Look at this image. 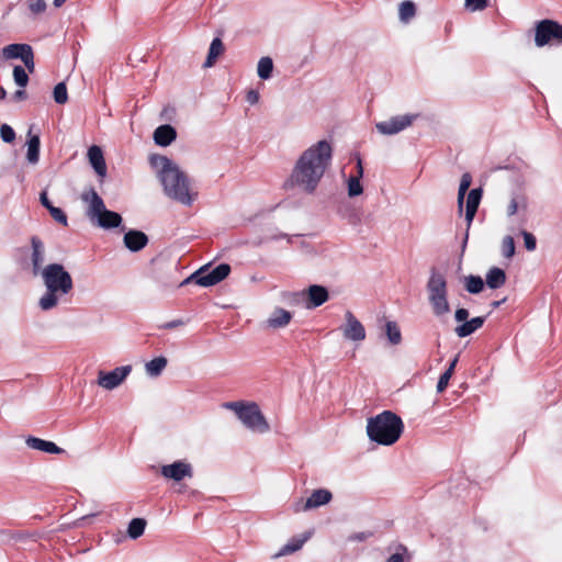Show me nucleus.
Instances as JSON below:
<instances>
[{
    "mask_svg": "<svg viewBox=\"0 0 562 562\" xmlns=\"http://www.w3.org/2000/svg\"><path fill=\"white\" fill-rule=\"evenodd\" d=\"M37 276L41 277L45 289L37 301L42 311H52L66 302L67 296L72 292L74 281L61 263L45 265Z\"/></svg>",
    "mask_w": 562,
    "mask_h": 562,
    "instance_id": "nucleus-3",
    "label": "nucleus"
},
{
    "mask_svg": "<svg viewBox=\"0 0 562 562\" xmlns=\"http://www.w3.org/2000/svg\"><path fill=\"white\" fill-rule=\"evenodd\" d=\"M224 52V45L223 42L216 37L212 41L209 49V55L205 60L204 66L205 67H212L218 56H221Z\"/></svg>",
    "mask_w": 562,
    "mask_h": 562,
    "instance_id": "nucleus-27",
    "label": "nucleus"
},
{
    "mask_svg": "<svg viewBox=\"0 0 562 562\" xmlns=\"http://www.w3.org/2000/svg\"><path fill=\"white\" fill-rule=\"evenodd\" d=\"M481 198H482L481 189H472L467 196L465 220L469 225L471 224V222L473 221V218L475 216Z\"/></svg>",
    "mask_w": 562,
    "mask_h": 562,
    "instance_id": "nucleus-20",
    "label": "nucleus"
},
{
    "mask_svg": "<svg viewBox=\"0 0 562 562\" xmlns=\"http://www.w3.org/2000/svg\"><path fill=\"white\" fill-rule=\"evenodd\" d=\"M403 431V423L400 417L390 411H385L368 420L367 434L369 438L383 446L395 443Z\"/></svg>",
    "mask_w": 562,
    "mask_h": 562,
    "instance_id": "nucleus-4",
    "label": "nucleus"
},
{
    "mask_svg": "<svg viewBox=\"0 0 562 562\" xmlns=\"http://www.w3.org/2000/svg\"><path fill=\"white\" fill-rule=\"evenodd\" d=\"M13 78L18 86L25 87L29 82V76L23 67L15 66L13 68Z\"/></svg>",
    "mask_w": 562,
    "mask_h": 562,
    "instance_id": "nucleus-40",
    "label": "nucleus"
},
{
    "mask_svg": "<svg viewBox=\"0 0 562 562\" xmlns=\"http://www.w3.org/2000/svg\"><path fill=\"white\" fill-rule=\"evenodd\" d=\"M88 158L97 175L104 178L106 176V165L102 149L97 145L91 146L88 149Z\"/></svg>",
    "mask_w": 562,
    "mask_h": 562,
    "instance_id": "nucleus-16",
    "label": "nucleus"
},
{
    "mask_svg": "<svg viewBox=\"0 0 562 562\" xmlns=\"http://www.w3.org/2000/svg\"><path fill=\"white\" fill-rule=\"evenodd\" d=\"M339 330L344 339L353 344L362 342L367 336L363 324L350 311L345 312L344 323L339 326Z\"/></svg>",
    "mask_w": 562,
    "mask_h": 562,
    "instance_id": "nucleus-8",
    "label": "nucleus"
},
{
    "mask_svg": "<svg viewBox=\"0 0 562 562\" xmlns=\"http://www.w3.org/2000/svg\"><path fill=\"white\" fill-rule=\"evenodd\" d=\"M231 272V267L227 263H221L212 270H209V266H203L189 278H187L182 284L189 282H195L201 286H212L223 281Z\"/></svg>",
    "mask_w": 562,
    "mask_h": 562,
    "instance_id": "nucleus-6",
    "label": "nucleus"
},
{
    "mask_svg": "<svg viewBox=\"0 0 562 562\" xmlns=\"http://www.w3.org/2000/svg\"><path fill=\"white\" fill-rule=\"evenodd\" d=\"M415 119L416 115L413 114L398 115L389 121L376 123L375 127L383 135H393L411 126Z\"/></svg>",
    "mask_w": 562,
    "mask_h": 562,
    "instance_id": "nucleus-11",
    "label": "nucleus"
},
{
    "mask_svg": "<svg viewBox=\"0 0 562 562\" xmlns=\"http://www.w3.org/2000/svg\"><path fill=\"white\" fill-rule=\"evenodd\" d=\"M0 135L4 143H12L15 139V133L8 124H2L0 127Z\"/></svg>",
    "mask_w": 562,
    "mask_h": 562,
    "instance_id": "nucleus-42",
    "label": "nucleus"
},
{
    "mask_svg": "<svg viewBox=\"0 0 562 562\" xmlns=\"http://www.w3.org/2000/svg\"><path fill=\"white\" fill-rule=\"evenodd\" d=\"M32 248H33V252H32V266H33V273L35 276H37L41 271V269H43V262H44V251H43V244L42 241L36 238V237H33L32 238Z\"/></svg>",
    "mask_w": 562,
    "mask_h": 562,
    "instance_id": "nucleus-23",
    "label": "nucleus"
},
{
    "mask_svg": "<svg viewBox=\"0 0 562 562\" xmlns=\"http://www.w3.org/2000/svg\"><path fill=\"white\" fill-rule=\"evenodd\" d=\"M67 0H53L55 8H60Z\"/></svg>",
    "mask_w": 562,
    "mask_h": 562,
    "instance_id": "nucleus-56",
    "label": "nucleus"
},
{
    "mask_svg": "<svg viewBox=\"0 0 562 562\" xmlns=\"http://www.w3.org/2000/svg\"><path fill=\"white\" fill-rule=\"evenodd\" d=\"M385 335L392 345H400L402 341V334L397 324L389 321L385 324Z\"/></svg>",
    "mask_w": 562,
    "mask_h": 562,
    "instance_id": "nucleus-30",
    "label": "nucleus"
},
{
    "mask_svg": "<svg viewBox=\"0 0 562 562\" xmlns=\"http://www.w3.org/2000/svg\"><path fill=\"white\" fill-rule=\"evenodd\" d=\"M160 472L166 479L177 482L181 481L186 476L191 477L193 474L191 464L183 461H177L171 464L164 465L161 467Z\"/></svg>",
    "mask_w": 562,
    "mask_h": 562,
    "instance_id": "nucleus-13",
    "label": "nucleus"
},
{
    "mask_svg": "<svg viewBox=\"0 0 562 562\" xmlns=\"http://www.w3.org/2000/svg\"><path fill=\"white\" fill-rule=\"evenodd\" d=\"M31 46L27 44H10L3 48V55L5 58H21L26 53V49Z\"/></svg>",
    "mask_w": 562,
    "mask_h": 562,
    "instance_id": "nucleus-28",
    "label": "nucleus"
},
{
    "mask_svg": "<svg viewBox=\"0 0 562 562\" xmlns=\"http://www.w3.org/2000/svg\"><path fill=\"white\" fill-rule=\"evenodd\" d=\"M53 97L58 104H65L68 101L67 88L64 82H59L55 86Z\"/></svg>",
    "mask_w": 562,
    "mask_h": 562,
    "instance_id": "nucleus-37",
    "label": "nucleus"
},
{
    "mask_svg": "<svg viewBox=\"0 0 562 562\" xmlns=\"http://www.w3.org/2000/svg\"><path fill=\"white\" fill-rule=\"evenodd\" d=\"M552 41H557L558 43L562 42V25L552 20L539 22L536 26V45L541 47Z\"/></svg>",
    "mask_w": 562,
    "mask_h": 562,
    "instance_id": "nucleus-9",
    "label": "nucleus"
},
{
    "mask_svg": "<svg viewBox=\"0 0 562 562\" xmlns=\"http://www.w3.org/2000/svg\"><path fill=\"white\" fill-rule=\"evenodd\" d=\"M307 540V536H304L301 539H294L290 541L288 544H285L278 553H276L273 557L279 558L282 555L291 554L297 550H300L303 546V543Z\"/></svg>",
    "mask_w": 562,
    "mask_h": 562,
    "instance_id": "nucleus-33",
    "label": "nucleus"
},
{
    "mask_svg": "<svg viewBox=\"0 0 562 562\" xmlns=\"http://www.w3.org/2000/svg\"><path fill=\"white\" fill-rule=\"evenodd\" d=\"M471 181H472L471 175L463 173L461 177L460 186H459V188H461V191H468L471 186Z\"/></svg>",
    "mask_w": 562,
    "mask_h": 562,
    "instance_id": "nucleus-50",
    "label": "nucleus"
},
{
    "mask_svg": "<svg viewBox=\"0 0 562 562\" xmlns=\"http://www.w3.org/2000/svg\"><path fill=\"white\" fill-rule=\"evenodd\" d=\"M522 237H524L525 246H526L527 250H529V251L535 250L536 249L535 236L531 233L524 231Z\"/></svg>",
    "mask_w": 562,
    "mask_h": 562,
    "instance_id": "nucleus-47",
    "label": "nucleus"
},
{
    "mask_svg": "<svg viewBox=\"0 0 562 562\" xmlns=\"http://www.w3.org/2000/svg\"><path fill=\"white\" fill-rule=\"evenodd\" d=\"M14 98L16 100H21V99H24L25 98V92L23 90H18L15 93H14Z\"/></svg>",
    "mask_w": 562,
    "mask_h": 562,
    "instance_id": "nucleus-55",
    "label": "nucleus"
},
{
    "mask_svg": "<svg viewBox=\"0 0 562 562\" xmlns=\"http://www.w3.org/2000/svg\"><path fill=\"white\" fill-rule=\"evenodd\" d=\"M131 371V366L117 367L110 372L101 370L98 373V385L104 390H113L123 383Z\"/></svg>",
    "mask_w": 562,
    "mask_h": 562,
    "instance_id": "nucleus-10",
    "label": "nucleus"
},
{
    "mask_svg": "<svg viewBox=\"0 0 562 562\" xmlns=\"http://www.w3.org/2000/svg\"><path fill=\"white\" fill-rule=\"evenodd\" d=\"M33 50H32V47L27 48L26 49V53L23 55V59L22 61L24 63L25 67L27 68V70L30 72H33L34 71V60H33Z\"/></svg>",
    "mask_w": 562,
    "mask_h": 562,
    "instance_id": "nucleus-45",
    "label": "nucleus"
},
{
    "mask_svg": "<svg viewBox=\"0 0 562 562\" xmlns=\"http://www.w3.org/2000/svg\"><path fill=\"white\" fill-rule=\"evenodd\" d=\"M291 319V312L281 307H276L267 318L266 324L269 328L277 329L289 325Z\"/></svg>",
    "mask_w": 562,
    "mask_h": 562,
    "instance_id": "nucleus-18",
    "label": "nucleus"
},
{
    "mask_svg": "<svg viewBox=\"0 0 562 562\" xmlns=\"http://www.w3.org/2000/svg\"><path fill=\"white\" fill-rule=\"evenodd\" d=\"M80 200L86 205V215L90 221L94 218L105 207L102 198L92 187L86 188L81 192Z\"/></svg>",
    "mask_w": 562,
    "mask_h": 562,
    "instance_id": "nucleus-12",
    "label": "nucleus"
},
{
    "mask_svg": "<svg viewBox=\"0 0 562 562\" xmlns=\"http://www.w3.org/2000/svg\"><path fill=\"white\" fill-rule=\"evenodd\" d=\"M40 200H41V203L43 204L44 207H46L47 210H49V207H53L54 205L50 203V201L48 200L47 198V193L46 192H42L41 195H40Z\"/></svg>",
    "mask_w": 562,
    "mask_h": 562,
    "instance_id": "nucleus-52",
    "label": "nucleus"
},
{
    "mask_svg": "<svg viewBox=\"0 0 562 562\" xmlns=\"http://www.w3.org/2000/svg\"><path fill=\"white\" fill-rule=\"evenodd\" d=\"M484 288V282L481 277L469 276L465 278V289L469 293L477 294Z\"/></svg>",
    "mask_w": 562,
    "mask_h": 562,
    "instance_id": "nucleus-35",
    "label": "nucleus"
},
{
    "mask_svg": "<svg viewBox=\"0 0 562 562\" xmlns=\"http://www.w3.org/2000/svg\"><path fill=\"white\" fill-rule=\"evenodd\" d=\"M362 173H363V169H362L361 160L359 159L358 160V176L357 177L361 178Z\"/></svg>",
    "mask_w": 562,
    "mask_h": 562,
    "instance_id": "nucleus-57",
    "label": "nucleus"
},
{
    "mask_svg": "<svg viewBox=\"0 0 562 562\" xmlns=\"http://www.w3.org/2000/svg\"><path fill=\"white\" fill-rule=\"evenodd\" d=\"M484 324V317L477 316L456 327L454 331L460 338L467 337L481 328Z\"/></svg>",
    "mask_w": 562,
    "mask_h": 562,
    "instance_id": "nucleus-24",
    "label": "nucleus"
},
{
    "mask_svg": "<svg viewBox=\"0 0 562 562\" xmlns=\"http://www.w3.org/2000/svg\"><path fill=\"white\" fill-rule=\"evenodd\" d=\"M7 95V91L4 90V88H0V100L4 99Z\"/></svg>",
    "mask_w": 562,
    "mask_h": 562,
    "instance_id": "nucleus-59",
    "label": "nucleus"
},
{
    "mask_svg": "<svg viewBox=\"0 0 562 562\" xmlns=\"http://www.w3.org/2000/svg\"><path fill=\"white\" fill-rule=\"evenodd\" d=\"M146 520L143 518H134L128 524L127 533L132 539H137L144 533Z\"/></svg>",
    "mask_w": 562,
    "mask_h": 562,
    "instance_id": "nucleus-32",
    "label": "nucleus"
},
{
    "mask_svg": "<svg viewBox=\"0 0 562 562\" xmlns=\"http://www.w3.org/2000/svg\"><path fill=\"white\" fill-rule=\"evenodd\" d=\"M177 133L171 125H160L154 132V140L159 146H168L176 139Z\"/></svg>",
    "mask_w": 562,
    "mask_h": 562,
    "instance_id": "nucleus-21",
    "label": "nucleus"
},
{
    "mask_svg": "<svg viewBox=\"0 0 562 562\" xmlns=\"http://www.w3.org/2000/svg\"><path fill=\"white\" fill-rule=\"evenodd\" d=\"M506 281V274L501 268H492L486 274V283L491 289L501 288Z\"/></svg>",
    "mask_w": 562,
    "mask_h": 562,
    "instance_id": "nucleus-26",
    "label": "nucleus"
},
{
    "mask_svg": "<svg viewBox=\"0 0 562 562\" xmlns=\"http://www.w3.org/2000/svg\"><path fill=\"white\" fill-rule=\"evenodd\" d=\"M48 212H49L50 216L57 223L61 224L63 226L68 225L67 215L65 214V212L61 209L53 206V207H49Z\"/></svg>",
    "mask_w": 562,
    "mask_h": 562,
    "instance_id": "nucleus-41",
    "label": "nucleus"
},
{
    "mask_svg": "<svg viewBox=\"0 0 562 562\" xmlns=\"http://www.w3.org/2000/svg\"><path fill=\"white\" fill-rule=\"evenodd\" d=\"M400 19L402 22H407L415 15L416 9L413 1H403L400 4Z\"/></svg>",
    "mask_w": 562,
    "mask_h": 562,
    "instance_id": "nucleus-36",
    "label": "nucleus"
},
{
    "mask_svg": "<svg viewBox=\"0 0 562 562\" xmlns=\"http://www.w3.org/2000/svg\"><path fill=\"white\" fill-rule=\"evenodd\" d=\"M149 164L169 199L186 206L194 202L198 192L191 187L188 176L175 162L166 156L151 155Z\"/></svg>",
    "mask_w": 562,
    "mask_h": 562,
    "instance_id": "nucleus-2",
    "label": "nucleus"
},
{
    "mask_svg": "<svg viewBox=\"0 0 562 562\" xmlns=\"http://www.w3.org/2000/svg\"><path fill=\"white\" fill-rule=\"evenodd\" d=\"M27 5L33 14H40L46 10V2L44 0H29Z\"/></svg>",
    "mask_w": 562,
    "mask_h": 562,
    "instance_id": "nucleus-43",
    "label": "nucleus"
},
{
    "mask_svg": "<svg viewBox=\"0 0 562 562\" xmlns=\"http://www.w3.org/2000/svg\"><path fill=\"white\" fill-rule=\"evenodd\" d=\"M465 193H467V191H461V188H459V191H458V207H459L460 212L462 211V207H463V200H464Z\"/></svg>",
    "mask_w": 562,
    "mask_h": 562,
    "instance_id": "nucleus-53",
    "label": "nucleus"
},
{
    "mask_svg": "<svg viewBox=\"0 0 562 562\" xmlns=\"http://www.w3.org/2000/svg\"><path fill=\"white\" fill-rule=\"evenodd\" d=\"M363 188L359 177H350L348 180V195L350 198L358 196L362 193Z\"/></svg>",
    "mask_w": 562,
    "mask_h": 562,
    "instance_id": "nucleus-38",
    "label": "nucleus"
},
{
    "mask_svg": "<svg viewBox=\"0 0 562 562\" xmlns=\"http://www.w3.org/2000/svg\"><path fill=\"white\" fill-rule=\"evenodd\" d=\"M469 317V312L467 308L460 307L454 313V318L459 323H464Z\"/></svg>",
    "mask_w": 562,
    "mask_h": 562,
    "instance_id": "nucleus-48",
    "label": "nucleus"
},
{
    "mask_svg": "<svg viewBox=\"0 0 562 562\" xmlns=\"http://www.w3.org/2000/svg\"><path fill=\"white\" fill-rule=\"evenodd\" d=\"M465 7L471 11H481L487 7V0H465Z\"/></svg>",
    "mask_w": 562,
    "mask_h": 562,
    "instance_id": "nucleus-44",
    "label": "nucleus"
},
{
    "mask_svg": "<svg viewBox=\"0 0 562 562\" xmlns=\"http://www.w3.org/2000/svg\"><path fill=\"white\" fill-rule=\"evenodd\" d=\"M29 140L26 143L27 145V153H26V159L30 164L36 165L40 159V145L41 140L37 135H30L29 134Z\"/></svg>",
    "mask_w": 562,
    "mask_h": 562,
    "instance_id": "nucleus-25",
    "label": "nucleus"
},
{
    "mask_svg": "<svg viewBox=\"0 0 562 562\" xmlns=\"http://www.w3.org/2000/svg\"><path fill=\"white\" fill-rule=\"evenodd\" d=\"M331 157V147L326 140H319L307 148L297 160L291 181L305 192H313L324 176Z\"/></svg>",
    "mask_w": 562,
    "mask_h": 562,
    "instance_id": "nucleus-1",
    "label": "nucleus"
},
{
    "mask_svg": "<svg viewBox=\"0 0 562 562\" xmlns=\"http://www.w3.org/2000/svg\"><path fill=\"white\" fill-rule=\"evenodd\" d=\"M167 366L165 357H158L146 363V372L150 376H158Z\"/></svg>",
    "mask_w": 562,
    "mask_h": 562,
    "instance_id": "nucleus-29",
    "label": "nucleus"
},
{
    "mask_svg": "<svg viewBox=\"0 0 562 562\" xmlns=\"http://www.w3.org/2000/svg\"><path fill=\"white\" fill-rule=\"evenodd\" d=\"M499 304L501 303L498 301H495V302L492 303L493 307H497V306H499Z\"/></svg>",
    "mask_w": 562,
    "mask_h": 562,
    "instance_id": "nucleus-61",
    "label": "nucleus"
},
{
    "mask_svg": "<svg viewBox=\"0 0 562 562\" xmlns=\"http://www.w3.org/2000/svg\"><path fill=\"white\" fill-rule=\"evenodd\" d=\"M515 241L512 236H505L502 240V252L504 257L512 258L515 255Z\"/></svg>",
    "mask_w": 562,
    "mask_h": 562,
    "instance_id": "nucleus-39",
    "label": "nucleus"
},
{
    "mask_svg": "<svg viewBox=\"0 0 562 562\" xmlns=\"http://www.w3.org/2000/svg\"><path fill=\"white\" fill-rule=\"evenodd\" d=\"M331 499V493L327 490H315L312 495L305 501L302 506V510H308L312 508L319 507L329 503Z\"/></svg>",
    "mask_w": 562,
    "mask_h": 562,
    "instance_id": "nucleus-19",
    "label": "nucleus"
},
{
    "mask_svg": "<svg viewBox=\"0 0 562 562\" xmlns=\"http://www.w3.org/2000/svg\"><path fill=\"white\" fill-rule=\"evenodd\" d=\"M428 300L432 313L440 317L450 312L447 281L441 273L434 272L427 282Z\"/></svg>",
    "mask_w": 562,
    "mask_h": 562,
    "instance_id": "nucleus-5",
    "label": "nucleus"
},
{
    "mask_svg": "<svg viewBox=\"0 0 562 562\" xmlns=\"http://www.w3.org/2000/svg\"><path fill=\"white\" fill-rule=\"evenodd\" d=\"M226 408H229L232 411H234L237 415V417L239 418V412L245 409L246 405L239 403V402H228V403H225L224 405Z\"/></svg>",
    "mask_w": 562,
    "mask_h": 562,
    "instance_id": "nucleus-49",
    "label": "nucleus"
},
{
    "mask_svg": "<svg viewBox=\"0 0 562 562\" xmlns=\"http://www.w3.org/2000/svg\"><path fill=\"white\" fill-rule=\"evenodd\" d=\"M181 324H182L181 321H175V322L168 324V327H175V326H178V325H181Z\"/></svg>",
    "mask_w": 562,
    "mask_h": 562,
    "instance_id": "nucleus-60",
    "label": "nucleus"
},
{
    "mask_svg": "<svg viewBox=\"0 0 562 562\" xmlns=\"http://www.w3.org/2000/svg\"><path fill=\"white\" fill-rule=\"evenodd\" d=\"M26 445L32 449L40 450L46 453L58 454L63 452V449L56 446L54 442L46 441L35 437L27 438Z\"/></svg>",
    "mask_w": 562,
    "mask_h": 562,
    "instance_id": "nucleus-22",
    "label": "nucleus"
},
{
    "mask_svg": "<svg viewBox=\"0 0 562 562\" xmlns=\"http://www.w3.org/2000/svg\"><path fill=\"white\" fill-rule=\"evenodd\" d=\"M527 207L526 200L522 196H513L506 206V215L513 216L519 210L525 211Z\"/></svg>",
    "mask_w": 562,
    "mask_h": 562,
    "instance_id": "nucleus-34",
    "label": "nucleus"
},
{
    "mask_svg": "<svg viewBox=\"0 0 562 562\" xmlns=\"http://www.w3.org/2000/svg\"><path fill=\"white\" fill-rule=\"evenodd\" d=\"M451 376V369H447V371L443 374H441L437 384L438 392H442L447 387Z\"/></svg>",
    "mask_w": 562,
    "mask_h": 562,
    "instance_id": "nucleus-46",
    "label": "nucleus"
},
{
    "mask_svg": "<svg viewBox=\"0 0 562 562\" xmlns=\"http://www.w3.org/2000/svg\"><path fill=\"white\" fill-rule=\"evenodd\" d=\"M93 225H97L104 229L119 227L122 223V216L113 211L103 209L94 218L90 221Z\"/></svg>",
    "mask_w": 562,
    "mask_h": 562,
    "instance_id": "nucleus-14",
    "label": "nucleus"
},
{
    "mask_svg": "<svg viewBox=\"0 0 562 562\" xmlns=\"http://www.w3.org/2000/svg\"><path fill=\"white\" fill-rule=\"evenodd\" d=\"M273 70V61L270 57H261L258 61L257 72L261 79H269Z\"/></svg>",
    "mask_w": 562,
    "mask_h": 562,
    "instance_id": "nucleus-31",
    "label": "nucleus"
},
{
    "mask_svg": "<svg viewBox=\"0 0 562 562\" xmlns=\"http://www.w3.org/2000/svg\"><path fill=\"white\" fill-rule=\"evenodd\" d=\"M239 420L250 430L265 434L270 430V426L255 403L247 404L245 409L239 412Z\"/></svg>",
    "mask_w": 562,
    "mask_h": 562,
    "instance_id": "nucleus-7",
    "label": "nucleus"
},
{
    "mask_svg": "<svg viewBox=\"0 0 562 562\" xmlns=\"http://www.w3.org/2000/svg\"><path fill=\"white\" fill-rule=\"evenodd\" d=\"M307 296L306 308H314L328 300V291L322 285H311L305 292Z\"/></svg>",
    "mask_w": 562,
    "mask_h": 562,
    "instance_id": "nucleus-15",
    "label": "nucleus"
},
{
    "mask_svg": "<svg viewBox=\"0 0 562 562\" xmlns=\"http://www.w3.org/2000/svg\"><path fill=\"white\" fill-rule=\"evenodd\" d=\"M123 241L127 249L135 252L147 245L148 237L140 231H130L124 235Z\"/></svg>",
    "mask_w": 562,
    "mask_h": 562,
    "instance_id": "nucleus-17",
    "label": "nucleus"
},
{
    "mask_svg": "<svg viewBox=\"0 0 562 562\" xmlns=\"http://www.w3.org/2000/svg\"><path fill=\"white\" fill-rule=\"evenodd\" d=\"M386 562H404L401 553L392 554Z\"/></svg>",
    "mask_w": 562,
    "mask_h": 562,
    "instance_id": "nucleus-54",
    "label": "nucleus"
},
{
    "mask_svg": "<svg viewBox=\"0 0 562 562\" xmlns=\"http://www.w3.org/2000/svg\"><path fill=\"white\" fill-rule=\"evenodd\" d=\"M246 100L250 104H256L259 100V93L255 90H249L247 92Z\"/></svg>",
    "mask_w": 562,
    "mask_h": 562,
    "instance_id": "nucleus-51",
    "label": "nucleus"
},
{
    "mask_svg": "<svg viewBox=\"0 0 562 562\" xmlns=\"http://www.w3.org/2000/svg\"><path fill=\"white\" fill-rule=\"evenodd\" d=\"M458 358H454L453 361L450 363L448 369H451V374L453 373L454 367L457 364Z\"/></svg>",
    "mask_w": 562,
    "mask_h": 562,
    "instance_id": "nucleus-58",
    "label": "nucleus"
}]
</instances>
